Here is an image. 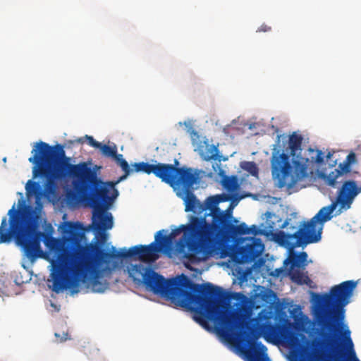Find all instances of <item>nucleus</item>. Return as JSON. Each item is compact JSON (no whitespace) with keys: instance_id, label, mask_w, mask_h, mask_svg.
<instances>
[{"instance_id":"1","label":"nucleus","mask_w":361,"mask_h":361,"mask_svg":"<svg viewBox=\"0 0 361 361\" xmlns=\"http://www.w3.org/2000/svg\"><path fill=\"white\" fill-rule=\"evenodd\" d=\"M82 229L80 223L68 222L64 230L68 237L47 240V244L55 257L51 262V277L56 292L92 281L98 277L101 267L112 259L137 256L142 262H154L158 259L159 252L166 251L155 240L147 245H135L128 250L123 248L118 251L112 247L108 252L97 243L81 244L85 237Z\"/></svg>"},{"instance_id":"2","label":"nucleus","mask_w":361,"mask_h":361,"mask_svg":"<svg viewBox=\"0 0 361 361\" xmlns=\"http://www.w3.org/2000/svg\"><path fill=\"white\" fill-rule=\"evenodd\" d=\"M148 300L182 309L193 314V319L208 329V322L220 324L227 332L235 331L238 341L250 361H269L267 347L255 341L254 329L247 323L240 322L232 312L225 300L244 301L246 295H145Z\"/></svg>"},{"instance_id":"3","label":"nucleus","mask_w":361,"mask_h":361,"mask_svg":"<svg viewBox=\"0 0 361 361\" xmlns=\"http://www.w3.org/2000/svg\"><path fill=\"white\" fill-rule=\"evenodd\" d=\"M32 154L33 155L29 158V161L34 164L33 176L46 180L44 188L47 192L55 191L57 181L71 178L75 193H69L68 197L91 199L94 205H98L99 199L104 200L106 189L99 187L102 180L96 172L87 162L71 164V158L66 155L62 145L50 146L40 141L35 145Z\"/></svg>"},{"instance_id":"4","label":"nucleus","mask_w":361,"mask_h":361,"mask_svg":"<svg viewBox=\"0 0 361 361\" xmlns=\"http://www.w3.org/2000/svg\"><path fill=\"white\" fill-rule=\"evenodd\" d=\"M238 221L230 212L214 231L213 236L208 237L209 258L221 253V257L229 256L236 264L250 263L258 258L264 249L260 238H239L238 244L231 245L228 250L222 251L224 238L226 236L237 238L246 234L257 235L258 228L255 225L248 227L245 223L235 225Z\"/></svg>"},{"instance_id":"5","label":"nucleus","mask_w":361,"mask_h":361,"mask_svg":"<svg viewBox=\"0 0 361 361\" xmlns=\"http://www.w3.org/2000/svg\"><path fill=\"white\" fill-rule=\"evenodd\" d=\"M10 226H6V217H4L0 226V243L14 238L16 244L21 247L24 255L30 261L34 262L42 257L43 251L41 242L44 239L46 246L49 237L44 232L37 230L38 216L34 211L20 213L15 209V204L8 211ZM50 250V249H49Z\"/></svg>"},{"instance_id":"6","label":"nucleus","mask_w":361,"mask_h":361,"mask_svg":"<svg viewBox=\"0 0 361 361\" xmlns=\"http://www.w3.org/2000/svg\"><path fill=\"white\" fill-rule=\"evenodd\" d=\"M302 137L293 133L289 137L290 155L281 152L276 146L271 158V169L274 178L279 185L292 187L307 176L309 159L301 156Z\"/></svg>"},{"instance_id":"7","label":"nucleus","mask_w":361,"mask_h":361,"mask_svg":"<svg viewBox=\"0 0 361 361\" xmlns=\"http://www.w3.org/2000/svg\"><path fill=\"white\" fill-rule=\"evenodd\" d=\"M275 240L288 250V257L284 260L283 264L291 281L297 285L308 288L307 293H317L314 291L317 288V284L310 279L307 272H303L308 264L307 252H296L294 249L317 243L319 241L318 237L305 236L302 230H297L292 234L281 231L276 234Z\"/></svg>"},{"instance_id":"8","label":"nucleus","mask_w":361,"mask_h":361,"mask_svg":"<svg viewBox=\"0 0 361 361\" xmlns=\"http://www.w3.org/2000/svg\"><path fill=\"white\" fill-rule=\"evenodd\" d=\"M142 281L145 286L153 293H238L209 282L195 283L184 274L166 279L154 271L149 269L143 274Z\"/></svg>"},{"instance_id":"9","label":"nucleus","mask_w":361,"mask_h":361,"mask_svg":"<svg viewBox=\"0 0 361 361\" xmlns=\"http://www.w3.org/2000/svg\"><path fill=\"white\" fill-rule=\"evenodd\" d=\"M193 216L190 217V222L181 225L172 230L168 235H163L164 230L158 231L156 234V241L161 244L165 250H170L173 239L176 235L183 232V236L177 242V248L180 253H184L185 257L190 261L206 260L209 258V240L202 232H196L192 228Z\"/></svg>"},{"instance_id":"10","label":"nucleus","mask_w":361,"mask_h":361,"mask_svg":"<svg viewBox=\"0 0 361 361\" xmlns=\"http://www.w3.org/2000/svg\"><path fill=\"white\" fill-rule=\"evenodd\" d=\"M356 162V154L351 152L336 169L329 174L321 175L326 185L338 188L334 202L339 206V212L350 209L355 197L361 192V185L357 186L355 180H345L352 171V165Z\"/></svg>"},{"instance_id":"11","label":"nucleus","mask_w":361,"mask_h":361,"mask_svg":"<svg viewBox=\"0 0 361 361\" xmlns=\"http://www.w3.org/2000/svg\"><path fill=\"white\" fill-rule=\"evenodd\" d=\"M123 171L122 175L116 182H108L99 183V187H104L106 189V196L103 200H99L98 205L93 204V200L86 197H80V199L86 202L93 209L92 212V226L93 228L98 232H104L106 230L111 229L113 226V217L111 213L106 212V209L111 204V202L118 196V192L115 188L116 184L125 180L132 173V170L126 160L118 164ZM104 240L106 238L105 233H103Z\"/></svg>"},{"instance_id":"12","label":"nucleus","mask_w":361,"mask_h":361,"mask_svg":"<svg viewBox=\"0 0 361 361\" xmlns=\"http://www.w3.org/2000/svg\"><path fill=\"white\" fill-rule=\"evenodd\" d=\"M224 195H216L207 197L204 203L202 204V212L207 210L209 213H204L203 216H193V222L191 225L192 228L195 231L202 232L204 236H213L214 229L219 226L229 212H224L218 207L221 202L226 201Z\"/></svg>"},{"instance_id":"13","label":"nucleus","mask_w":361,"mask_h":361,"mask_svg":"<svg viewBox=\"0 0 361 361\" xmlns=\"http://www.w3.org/2000/svg\"><path fill=\"white\" fill-rule=\"evenodd\" d=\"M198 173H194L190 168L181 167L173 177V182L169 184L177 189V195L185 203V212H192L195 214L202 212V202L197 199L192 192L193 185L198 180Z\"/></svg>"},{"instance_id":"14","label":"nucleus","mask_w":361,"mask_h":361,"mask_svg":"<svg viewBox=\"0 0 361 361\" xmlns=\"http://www.w3.org/2000/svg\"><path fill=\"white\" fill-rule=\"evenodd\" d=\"M313 301V313L318 322L326 324L335 317L333 303L329 299L349 298L352 295H310Z\"/></svg>"},{"instance_id":"15","label":"nucleus","mask_w":361,"mask_h":361,"mask_svg":"<svg viewBox=\"0 0 361 361\" xmlns=\"http://www.w3.org/2000/svg\"><path fill=\"white\" fill-rule=\"evenodd\" d=\"M132 173L142 172L146 174L153 173L156 177L160 178L163 182L169 183L173 182V177L178 171V167H176L173 164L157 163L151 164L147 162H138L132 164Z\"/></svg>"},{"instance_id":"16","label":"nucleus","mask_w":361,"mask_h":361,"mask_svg":"<svg viewBox=\"0 0 361 361\" xmlns=\"http://www.w3.org/2000/svg\"><path fill=\"white\" fill-rule=\"evenodd\" d=\"M337 206L334 201L330 205L322 207L310 221H304L298 230H302L305 236H317L320 240L323 224L331 219V214Z\"/></svg>"},{"instance_id":"17","label":"nucleus","mask_w":361,"mask_h":361,"mask_svg":"<svg viewBox=\"0 0 361 361\" xmlns=\"http://www.w3.org/2000/svg\"><path fill=\"white\" fill-rule=\"evenodd\" d=\"M259 329L267 341H279L285 333V327L282 324H273L268 322L260 324Z\"/></svg>"},{"instance_id":"18","label":"nucleus","mask_w":361,"mask_h":361,"mask_svg":"<svg viewBox=\"0 0 361 361\" xmlns=\"http://www.w3.org/2000/svg\"><path fill=\"white\" fill-rule=\"evenodd\" d=\"M360 280H349L332 286L329 290L322 293H353Z\"/></svg>"},{"instance_id":"19","label":"nucleus","mask_w":361,"mask_h":361,"mask_svg":"<svg viewBox=\"0 0 361 361\" xmlns=\"http://www.w3.org/2000/svg\"><path fill=\"white\" fill-rule=\"evenodd\" d=\"M218 175L221 177V184L228 192L235 191L238 187V179L236 176H226V172L222 169H219Z\"/></svg>"},{"instance_id":"20","label":"nucleus","mask_w":361,"mask_h":361,"mask_svg":"<svg viewBox=\"0 0 361 361\" xmlns=\"http://www.w3.org/2000/svg\"><path fill=\"white\" fill-rule=\"evenodd\" d=\"M98 149L104 157L113 159L117 164L126 160L123 159V154H118L117 147L115 144L109 145L101 143Z\"/></svg>"},{"instance_id":"21","label":"nucleus","mask_w":361,"mask_h":361,"mask_svg":"<svg viewBox=\"0 0 361 361\" xmlns=\"http://www.w3.org/2000/svg\"><path fill=\"white\" fill-rule=\"evenodd\" d=\"M218 147L214 145H207L204 149H202L200 154L202 159L209 161L218 159Z\"/></svg>"},{"instance_id":"22","label":"nucleus","mask_w":361,"mask_h":361,"mask_svg":"<svg viewBox=\"0 0 361 361\" xmlns=\"http://www.w3.org/2000/svg\"><path fill=\"white\" fill-rule=\"evenodd\" d=\"M63 301V295H49V299L47 300V305L49 306V312H58L61 309Z\"/></svg>"},{"instance_id":"23","label":"nucleus","mask_w":361,"mask_h":361,"mask_svg":"<svg viewBox=\"0 0 361 361\" xmlns=\"http://www.w3.org/2000/svg\"><path fill=\"white\" fill-rule=\"evenodd\" d=\"M240 167L253 176H258L259 169L257 164L253 161H243L240 163Z\"/></svg>"},{"instance_id":"24","label":"nucleus","mask_w":361,"mask_h":361,"mask_svg":"<svg viewBox=\"0 0 361 361\" xmlns=\"http://www.w3.org/2000/svg\"><path fill=\"white\" fill-rule=\"evenodd\" d=\"M322 339H324V345L328 348H333L337 343L335 336L329 332L322 333Z\"/></svg>"},{"instance_id":"25","label":"nucleus","mask_w":361,"mask_h":361,"mask_svg":"<svg viewBox=\"0 0 361 361\" xmlns=\"http://www.w3.org/2000/svg\"><path fill=\"white\" fill-rule=\"evenodd\" d=\"M25 188L27 194H37L40 190V185L38 183L29 180Z\"/></svg>"},{"instance_id":"26","label":"nucleus","mask_w":361,"mask_h":361,"mask_svg":"<svg viewBox=\"0 0 361 361\" xmlns=\"http://www.w3.org/2000/svg\"><path fill=\"white\" fill-rule=\"evenodd\" d=\"M83 139L87 140L88 144L94 148H99V147L100 146L101 142L96 141L92 136L87 135H86L84 137H80L78 139L77 142L79 143H83Z\"/></svg>"},{"instance_id":"27","label":"nucleus","mask_w":361,"mask_h":361,"mask_svg":"<svg viewBox=\"0 0 361 361\" xmlns=\"http://www.w3.org/2000/svg\"><path fill=\"white\" fill-rule=\"evenodd\" d=\"M257 319L260 322L267 321L271 319V312L266 309H263L259 312V313H258Z\"/></svg>"},{"instance_id":"28","label":"nucleus","mask_w":361,"mask_h":361,"mask_svg":"<svg viewBox=\"0 0 361 361\" xmlns=\"http://www.w3.org/2000/svg\"><path fill=\"white\" fill-rule=\"evenodd\" d=\"M344 339L345 342H346L347 348H348L349 350L353 351V355H354L353 343H352L351 338L350 337V331L348 329H346L344 331Z\"/></svg>"},{"instance_id":"29","label":"nucleus","mask_w":361,"mask_h":361,"mask_svg":"<svg viewBox=\"0 0 361 361\" xmlns=\"http://www.w3.org/2000/svg\"><path fill=\"white\" fill-rule=\"evenodd\" d=\"M250 298L255 300L257 298H260L262 300H268V299H276L279 295H248Z\"/></svg>"},{"instance_id":"30","label":"nucleus","mask_w":361,"mask_h":361,"mask_svg":"<svg viewBox=\"0 0 361 361\" xmlns=\"http://www.w3.org/2000/svg\"><path fill=\"white\" fill-rule=\"evenodd\" d=\"M316 157H312V161L317 164H322L324 161V153L321 150H317L316 151Z\"/></svg>"},{"instance_id":"31","label":"nucleus","mask_w":361,"mask_h":361,"mask_svg":"<svg viewBox=\"0 0 361 361\" xmlns=\"http://www.w3.org/2000/svg\"><path fill=\"white\" fill-rule=\"evenodd\" d=\"M55 337L56 338H57L58 342L60 343L65 342L67 340H70L68 331H63L62 332L61 334L59 333H55Z\"/></svg>"},{"instance_id":"32","label":"nucleus","mask_w":361,"mask_h":361,"mask_svg":"<svg viewBox=\"0 0 361 361\" xmlns=\"http://www.w3.org/2000/svg\"><path fill=\"white\" fill-rule=\"evenodd\" d=\"M271 27L266 24H262L257 30V32H269Z\"/></svg>"},{"instance_id":"33","label":"nucleus","mask_w":361,"mask_h":361,"mask_svg":"<svg viewBox=\"0 0 361 361\" xmlns=\"http://www.w3.org/2000/svg\"><path fill=\"white\" fill-rule=\"evenodd\" d=\"M218 157H219L218 159H215L214 160L218 161L219 162H221V161H225L228 159V157H224L222 155H220L219 153H218Z\"/></svg>"},{"instance_id":"34","label":"nucleus","mask_w":361,"mask_h":361,"mask_svg":"<svg viewBox=\"0 0 361 361\" xmlns=\"http://www.w3.org/2000/svg\"><path fill=\"white\" fill-rule=\"evenodd\" d=\"M259 293H269V294H271V293H276L274 290H271V289H266V290H261Z\"/></svg>"},{"instance_id":"35","label":"nucleus","mask_w":361,"mask_h":361,"mask_svg":"<svg viewBox=\"0 0 361 361\" xmlns=\"http://www.w3.org/2000/svg\"><path fill=\"white\" fill-rule=\"evenodd\" d=\"M332 155H333V153H332V152H329L327 153L326 156V159H329L331 157V156H332Z\"/></svg>"},{"instance_id":"36","label":"nucleus","mask_w":361,"mask_h":361,"mask_svg":"<svg viewBox=\"0 0 361 361\" xmlns=\"http://www.w3.org/2000/svg\"><path fill=\"white\" fill-rule=\"evenodd\" d=\"M337 316H338V317H340V319H341L342 317H343V314H342V311H340V312H337Z\"/></svg>"},{"instance_id":"37","label":"nucleus","mask_w":361,"mask_h":361,"mask_svg":"<svg viewBox=\"0 0 361 361\" xmlns=\"http://www.w3.org/2000/svg\"><path fill=\"white\" fill-rule=\"evenodd\" d=\"M276 271H277V276L279 274L280 272L282 271V269H276Z\"/></svg>"},{"instance_id":"38","label":"nucleus","mask_w":361,"mask_h":361,"mask_svg":"<svg viewBox=\"0 0 361 361\" xmlns=\"http://www.w3.org/2000/svg\"><path fill=\"white\" fill-rule=\"evenodd\" d=\"M71 293H78V290H72Z\"/></svg>"},{"instance_id":"39","label":"nucleus","mask_w":361,"mask_h":361,"mask_svg":"<svg viewBox=\"0 0 361 361\" xmlns=\"http://www.w3.org/2000/svg\"><path fill=\"white\" fill-rule=\"evenodd\" d=\"M277 138H278V142H279L280 135H278Z\"/></svg>"}]
</instances>
